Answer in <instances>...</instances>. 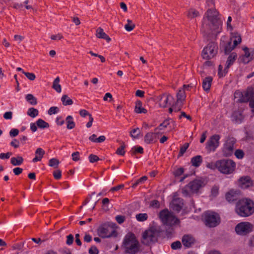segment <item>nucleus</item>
<instances>
[{
    "label": "nucleus",
    "instance_id": "ea45409f",
    "mask_svg": "<svg viewBox=\"0 0 254 254\" xmlns=\"http://www.w3.org/2000/svg\"><path fill=\"white\" fill-rule=\"evenodd\" d=\"M135 27V24L129 19L127 20V23L125 25V28L127 31H132Z\"/></svg>",
    "mask_w": 254,
    "mask_h": 254
},
{
    "label": "nucleus",
    "instance_id": "69168bd1",
    "mask_svg": "<svg viewBox=\"0 0 254 254\" xmlns=\"http://www.w3.org/2000/svg\"><path fill=\"white\" fill-rule=\"evenodd\" d=\"M11 154V152H7L6 153H1L0 154V158L1 159H8Z\"/></svg>",
    "mask_w": 254,
    "mask_h": 254
},
{
    "label": "nucleus",
    "instance_id": "2eb2a0df",
    "mask_svg": "<svg viewBox=\"0 0 254 254\" xmlns=\"http://www.w3.org/2000/svg\"><path fill=\"white\" fill-rule=\"evenodd\" d=\"M186 96L184 89H180L177 94V101L173 103V107L175 109V112L181 110L183 103L186 99Z\"/></svg>",
    "mask_w": 254,
    "mask_h": 254
},
{
    "label": "nucleus",
    "instance_id": "49530a36",
    "mask_svg": "<svg viewBox=\"0 0 254 254\" xmlns=\"http://www.w3.org/2000/svg\"><path fill=\"white\" fill-rule=\"evenodd\" d=\"M59 161L56 158H52L49 160V165L51 167L57 168L59 164Z\"/></svg>",
    "mask_w": 254,
    "mask_h": 254
},
{
    "label": "nucleus",
    "instance_id": "6e6d98bb",
    "mask_svg": "<svg viewBox=\"0 0 254 254\" xmlns=\"http://www.w3.org/2000/svg\"><path fill=\"white\" fill-rule=\"evenodd\" d=\"M53 175L55 179L59 180L62 177V172L60 170H56L54 171Z\"/></svg>",
    "mask_w": 254,
    "mask_h": 254
},
{
    "label": "nucleus",
    "instance_id": "72a5a7b5",
    "mask_svg": "<svg viewBox=\"0 0 254 254\" xmlns=\"http://www.w3.org/2000/svg\"><path fill=\"white\" fill-rule=\"evenodd\" d=\"M60 78L57 77L54 81L52 87L58 93L62 91L61 86L59 84Z\"/></svg>",
    "mask_w": 254,
    "mask_h": 254
},
{
    "label": "nucleus",
    "instance_id": "6ab92c4d",
    "mask_svg": "<svg viewBox=\"0 0 254 254\" xmlns=\"http://www.w3.org/2000/svg\"><path fill=\"white\" fill-rule=\"evenodd\" d=\"M183 205L184 200L182 198L180 197H174L170 203V206L171 208L177 212L181 211Z\"/></svg>",
    "mask_w": 254,
    "mask_h": 254
},
{
    "label": "nucleus",
    "instance_id": "f257e3e1",
    "mask_svg": "<svg viewBox=\"0 0 254 254\" xmlns=\"http://www.w3.org/2000/svg\"><path fill=\"white\" fill-rule=\"evenodd\" d=\"M222 23L214 8L208 9L203 18L201 31L207 41L213 40L221 32Z\"/></svg>",
    "mask_w": 254,
    "mask_h": 254
},
{
    "label": "nucleus",
    "instance_id": "a878e982",
    "mask_svg": "<svg viewBox=\"0 0 254 254\" xmlns=\"http://www.w3.org/2000/svg\"><path fill=\"white\" fill-rule=\"evenodd\" d=\"M45 153V152L42 148H37L35 151V157L33 159L32 161L36 162L41 161Z\"/></svg>",
    "mask_w": 254,
    "mask_h": 254
},
{
    "label": "nucleus",
    "instance_id": "4be33fe9",
    "mask_svg": "<svg viewBox=\"0 0 254 254\" xmlns=\"http://www.w3.org/2000/svg\"><path fill=\"white\" fill-rule=\"evenodd\" d=\"M237 58V54L235 53H232L228 57L226 63L225 68L224 69V71L227 73L228 72V70L230 66H231L236 61Z\"/></svg>",
    "mask_w": 254,
    "mask_h": 254
},
{
    "label": "nucleus",
    "instance_id": "f03ea898",
    "mask_svg": "<svg viewBox=\"0 0 254 254\" xmlns=\"http://www.w3.org/2000/svg\"><path fill=\"white\" fill-rule=\"evenodd\" d=\"M235 211L241 217L249 216L254 213V202L247 198L239 200L236 203Z\"/></svg>",
    "mask_w": 254,
    "mask_h": 254
},
{
    "label": "nucleus",
    "instance_id": "a211bd4d",
    "mask_svg": "<svg viewBox=\"0 0 254 254\" xmlns=\"http://www.w3.org/2000/svg\"><path fill=\"white\" fill-rule=\"evenodd\" d=\"M245 54L240 57V61L244 64H248L254 58V48L250 51L247 47L243 48Z\"/></svg>",
    "mask_w": 254,
    "mask_h": 254
},
{
    "label": "nucleus",
    "instance_id": "13d9d810",
    "mask_svg": "<svg viewBox=\"0 0 254 254\" xmlns=\"http://www.w3.org/2000/svg\"><path fill=\"white\" fill-rule=\"evenodd\" d=\"M139 133V129L138 128H136L132 130L130 132L131 136L134 138H136Z\"/></svg>",
    "mask_w": 254,
    "mask_h": 254
},
{
    "label": "nucleus",
    "instance_id": "4468645a",
    "mask_svg": "<svg viewBox=\"0 0 254 254\" xmlns=\"http://www.w3.org/2000/svg\"><path fill=\"white\" fill-rule=\"evenodd\" d=\"M237 96H241L239 100L240 102L246 103L249 101L250 102L251 100L254 99V92L252 88H248L243 93L239 91H236L234 93V96L236 98Z\"/></svg>",
    "mask_w": 254,
    "mask_h": 254
},
{
    "label": "nucleus",
    "instance_id": "f704fd0d",
    "mask_svg": "<svg viewBox=\"0 0 254 254\" xmlns=\"http://www.w3.org/2000/svg\"><path fill=\"white\" fill-rule=\"evenodd\" d=\"M36 123L37 127L40 128H45L49 127V124L42 119H38Z\"/></svg>",
    "mask_w": 254,
    "mask_h": 254
},
{
    "label": "nucleus",
    "instance_id": "338daca9",
    "mask_svg": "<svg viewBox=\"0 0 254 254\" xmlns=\"http://www.w3.org/2000/svg\"><path fill=\"white\" fill-rule=\"evenodd\" d=\"M124 185L121 184V185H119L116 187H114L112 188L110 190V191H112V192L118 191V190H120L121 189L124 188Z\"/></svg>",
    "mask_w": 254,
    "mask_h": 254
},
{
    "label": "nucleus",
    "instance_id": "bb28decb",
    "mask_svg": "<svg viewBox=\"0 0 254 254\" xmlns=\"http://www.w3.org/2000/svg\"><path fill=\"white\" fill-rule=\"evenodd\" d=\"M96 36L99 38L105 39L108 42L111 41V38L103 31V29L100 27L96 30Z\"/></svg>",
    "mask_w": 254,
    "mask_h": 254
},
{
    "label": "nucleus",
    "instance_id": "a18cd8bd",
    "mask_svg": "<svg viewBox=\"0 0 254 254\" xmlns=\"http://www.w3.org/2000/svg\"><path fill=\"white\" fill-rule=\"evenodd\" d=\"M206 167L212 170L217 169L218 170L219 165L217 164V161L215 162H210L207 163Z\"/></svg>",
    "mask_w": 254,
    "mask_h": 254
},
{
    "label": "nucleus",
    "instance_id": "052dcab7",
    "mask_svg": "<svg viewBox=\"0 0 254 254\" xmlns=\"http://www.w3.org/2000/svg\"><path fill=\"white\" fill-rule=\"evenodd\" d=\"M117 222L120 224H122L125 221V216L123 215H117L116 217Z\"/></svg>",
    "mask_w": 254,
    "mask_h": 254
},
{
    "label": "nucleus",
    "instance_id": "423d86ee",
    "mask_svg": "<svg viewBox=\"0 0 254 254\" xmlns=\"http://www.w3.org/2000/svg\"><path fill=\"white\" fill-rule=\"evenodd\" d=\"M159 235V231L156 228L152 227L143 233L141 242L145 245H149L157 241Z\"/></svg>",
    "mask_w": 254,
    "mask_h": 254
},
{
    "label": "nucleus",
    "instance_id": "20e7f679",
    "mask_svg": "<svg viewBox=\"0 0 254 254\" xmlns=\"http://www.w3.org/2000/svg\"><path fill=\"white\" fill-rule=\"evenodd\" d=\"M219 165L218 171L224 174H231L235 170L236 163L231 159H221L217 160Z\"/></svg>",
    "mask_w": 254,
    "mask_h": 254
},
{
    "label": "nucleus",
    "instance_id": "2f4dec72",
    "mask_svg": "<svg viewBox=\"0 0 254 254\" xmlns=\"http://www.w3.org/2000/svg\"><path fill=\"white\" fill-rule=\"evenodd\" d=\"M65 121L67 124V128L68 129H71L75 127V124L73 121V117L71 116H68L66 119Z\"/></svg>",
    "mask_w": 254,
    "mask_h": 254
},
{
    "label": "nucleus",
    "instance_id": "1a4fd4ad",
    "mask_svg": "<svg viewBox=\"0 0 254 254\" xmlns=\"http://www.w3.org/2000/svg\"><path fill=\"white\" fill-rule=\"evenodd\" d=\"M97 233L103 238L116 237L117 235V231L114 228L106 224L102 225L98 228Z\"/></svg>",
    "mask_w": 254,
    "mask_h": 254
},
{
    "label": "nucleus",
    "instance_id": "39448f33",
    "mask_svg": "<svg viewBox=\"0 0 254 254\" xmlns=\"http://www.w3.org/2000/svg\"><path fill=\"white\" fill-rule=\"evenodd\" d=\"M160 218L166 226L172 227L180 223V220L167 209L163 210L160 212Z\"/></svg>",
    "mask_w": 254,
    "mask_h": 254
},
{
    "label": "nucleus",
    "instance_id": "dca6fc26",
    "mask_svg": "<svg viewBox=\"0 0 254 254\" xmlns=\"http://www.w3.org/2000/svg\"><path fill=\"white\" fill-rule=\"evenodd\" d=\"M159 106L162 108H165L169 105H172L174 99L173 96L167 94H163L157 97Z\"/></svg>",
    "mask_w": 254,
    "mask_h": 254
},
{
    "label": "nucleus",
    "instance_id": "4d7b16f0",
    "mask_svg": "<svg viewBox=\"0 0 254 254\" xmlns=\"http://www.w3.org/2000/svg\"><path fill=\"white\" fill-rule=\"evenodd\" d=\"M19 133V130L16 128H12L9 131V135L12 137H15Z\"/></svg>",
    "mask_w": 254,
    "mask_h": 254
},
{
    "label": "nucleus",
    "instance_id": "ddd939ff",
    "mask_svg": "<svg viewBox=\"0 0 254 254\" xmlns=\"http://www.w3.org/2000/svg\"><path fill=\"white\" fill-rule=\"evenodd\" d=\"M254 226L249 222H242L237 224L235 227V231L240 235H246L253 231Z\"/></svg>",
    "mask_w": 254,
    "mask_h": 254
},
{
    "label": "nucleus",
    "instance_id": "0e129e2a",
    "mask_svg": "<svg viewBox=\"0 0 254 254\" xmlns=\"http://www.w3.org/2000/svg\"><path fill=\"white\" fill-rule=\"evenodd\" d=\"M184 172V170L183 168H178L175 171L174 175L176 177L180 176L183 174Z\"/></svg>",
    "mask_w": 254,
    "mask_h": 254
},
{
    "label": "nucleus",
    "instance_id": "9b49d317",
    "mask_svg": "<svg viewBox=\"0 0 254 254\" xmlns=\"http://www.w3.org/2000/svg\"><path fill=\"white\" fill-rule=\"evenodd\" d=\"M221 136L219 134H215L211 136L207 141L205 149L208 153L215 152L220 145Z\"/></svg>",
    "mask_w": 254,
    "mask_h": 254
},
{
    "label": "nucleus",
    "instance_id": "8fccbe9b",
    "mask_svg": "<svg viewBox=\"0 0 254 254\" xmlns=\"http://www.w3.org/2000/svg\"><path fill=\"white\" fill-rule=\"evenodd\" d=\"M182 247V244L180 241H176L173 242L171 246V247L173 250H177L180 249Z\"/></svg>",
    "mask_w": 254,
    "mask_h": 254
},
{
    "label": "nucleus",
    "instance_id": "7ed1b4c3",
    "mask_svg": "<svg viewBox=\"0 0 254 254\" xmlns=\"http://www.w3.org/2000/svg\"><path fill=\"white\" fill-rule=\"evenodd\" d=\"M123 247L126 254H137L140 251V245L135 235L127 233L123 241Z\"/></svg>",
    "mask_w": 254,
    "mask_h": 254
},
{
    "label": "nucleus",
    "instance_id": "e2e57ef3",
    "mask_svg": "<svg viewBox=\"0 0 254 254\" xmlns=\"http://www.w3.org/2000/svg\"><path fill=\"white\" fill-rule=\"evenodd\" d=\"M11 146L17 148L19 146V141L16 139H14L10 143Z\"/></svg>",
    "mask_w": 254,
    "mask_h": 254
},
{
    "label": "nucleus",
    "instance_id": "603ef678",
    "mask_svg": "<svg viewBox=\"0 0 254 254\" xmlns=\"http://www.w3.org/2000/svg\"><path fill=\"white\" fill-rule=\"evenodd\" d=\"M235 155L238 159H242L244 157V152L240 149H237L235 152Z\"/></svg>",
    "mask_w": 254,
    "mask_h": 254
},
{
    "label": "nucleus",
    "instance_id": "6e6552de",
    "mask_svg": "<svg viewBox=\"0 0 254 254\" xmlns=\"http://www.w3.org/2000/svg\"><path fill=\"white\" fill-rule=\"evenodd\" d=\"M218 46L216 43L213 42H210L202 52V57L205 60H210L213 58L217 54Z\"/></svg>",
    "mask_w": 254,
    "mask_h": 254
},
{
    "label": "nucleus",
    "instance_id": "79ce46f5",
    "mask_svg": "<svg viewBox=\"0 0 254 254\" xmlns=\"http://www.w3.org/2000/svg\"><path fill=\"white\" fill-rule=\"evenodd\" d=\"M130 152L132 155H135L136 153H139L140 154L143 153V149L141 146H134L131 148L130 150Z\"/></svg>",
    "mask_w": 254,
    "mask_h": 254
},
{
    "label": "nucleus",
    "instance_id": "412c9836",
    "mask_svg": "<svg viewBox=\"0 0 254 254\" xmlns=\"http://www.w3.org/2000/svg\"><path fill=\"white\" fill-rule=\"evenodd\" d=\"M239 185L242 189H245L252 186V181L249 176H244L239 180Z\"/></svg>",
    "mask_w": 254,
    "mask_h": 254
},
{
    "label": "nucleus",
    "instance_id": "e433bc0d",
    "mask_svg": "<svg viewBox=\"0 0 254 254\" xmlns=\"http://www.w3.org/2000/svg\"><path fill=\"white\" fill-rule=\"evenodd\" d=\"M25 98L27 101L32 105H35L37 104L36 98L31 94H27Z\"/></svg>",
    "mask_w": 254,
    "mask_h": 254
},
{
    "label": "nucleus",
    "instance_id": "58836bf2",
    "mask_svg": "<svg viewBox=\"0 0 254 254\" xmlns=\"http://www.w3.org/2000/svg\"><path fill=\"white\" fill-rule=\"evenodd\" d=\"M39 111L34 108H30L28 110L27 114L32 118H35L38 115Z\"/></svg>",
    "mask_w": 254,
    "mask_h": 254
},
{
    "label": "nucleus",
    "instance_id": "3c124183",
    "mask_svg": "<svg viewBox=\"0 0 254 254\" xmlns=\"http://www.w3.org/2000/svg\"><path fill=\"white\" fill-rule=\"evenodd\" d=\"M59 109L57 107H52L48 110V114L52 115L53 114H57L59 112Z\"/></svg>",
    "mask_w": 254,
    "mask_h": 254
},
{
    "label": "nucleus",
    "instance_id": "9d476101",
    "mask_svg": "<svg viewBox=\"0 0 254 254\" xmlns=\"http://www.w3.org/2000/svg\"><path fill=\"white\" fill-rule=\"evenodd\" d=\"M236 141V139L233 137H228L226 139L222 148L223 156L229 157L233 154Z\"/></svg>",
    "mask_w": 254,
    "mask_h": 254
},
{
    "label": "nucleus",
    "instance_id": "473e14b6",
    "mask_svg": "<svg viewBox=\"0 0 254 254\" xmlns=\"http://www.w3.org/2000/svg\"><path fill=\"white\" fill-rule=\"evenodd\" d=\"M61 101L64 106L71 105L73 104L72 100L67 95H64L61 98Z\"/></svg>",
    "mask_w": 254,
    "mask_h": 254
},
{
    "label": "nucleus",
    "instance_id": "680f3d73",
    "mask_svg": "<svg viewBox=\"0 0 254 254\" xmlns=\"http://www.w3.org/2000/svg\"><path fill=\"white\" fill-rule=\"evenodd\" d=\"M72 159L74 161H77L79 160L80 157H79V152H73L72 155Z\"/></svg>",
    "mask_w": 254,
    "mask_h": 254
},
{
    "label": "nucleus",
    "instance_id": "37998d69",
    "mask_svg": "<svg viewBox=\"0 0 254 254\" xmlns=\"http://www.w3.org/2000/svg\"><path fill=\"white\" fill-rule=\"evenodd\" d=\"M199 15V13L194 9H190L188 12V16L190 18H194Z\"/></svg>",
    "mask_w": 254,
    "mask_h": 254
},
{
    "label": "nucleus",
    "instance_id": "5fc2aeb1",
    "mask_svg": "<svg viewBox=\"0 0 254 254\" xmlns=\"http://www.w3.org/2000/svg\"><path fill=\"white\" fill-rule=\"evenodd\" d=\"M74 240L73 236L72 234H69L66 236V244L67 245H71L72 244Z\"/></svg>",
    "mask_w": 254,
    "mask_h": 254
},
{
    "label": "nucleus",
    "instance_id": "b1692460",
    "mask_svg": "<svg viewBox=\"0 0 254 254\" xmlns=\"http://www.w3.org/2000/svg\"><path fill=\"white\" fill-rule=\"evenodd\" d=\"M232 121L236 124H240L244 119V116L241 111L234 112L231 116Z\"/></svg>",
    "mask_w": 254,
    "mask_h": 254
},
{
    "label": "nucleus",
    "instance_id": "864d4df0",
    "mask_svg": "<svg viewBox=\"0 0 254 254\" xmlns=\"http://www.w3.org/2000/svg\"><path fill=\"white\" fill-rule=\"evenodd\" d=\"M89 160L90 163H94L100 160L99 158L96 155L90 154L89 156Z\"/></svg>",
    "mask_w": 254,
    "mask_h": 254
},
{
    "label": "nucleus",
    "instance_id": "f3484780",
    "mask_svg": "<svg viewBox=\"0 0 254 254\" xmlns=\"http://www.w3.org/2000/svg\"><path fill=\"white\" fill-rule=\"evenodd\" d=\"M163 132L159 131L147 132L144 136V142L147 144L153 143L156 142L158 139L159 136Z\"/></svg>",
    "mask_w": 254,
    "mask_h": 254
},
{
    "label": "nucleus",
    "instance_id": "aec40b11",
    "mask_svg": "<svg viewBox=\"0 0 254 254\" xmlns=\"http://www.w3.org/2000/svg\"><path fill=\"white\" fill-rule=\"evenodd\" d=\"M240 194V191L239 190L232 189L226 193L225 197L228 202H231L238 200Z\"/></svg>",
    "mask_w": 254,
    "mask_h": 254
},
{
    "label": "nucleus",
    "instance_id": "5701e85b",
    "mask_svg": "<svg viewBox=\"0 0 254 254\" xmlns=\"http://www.w3.org/2000/svg\"><path fill=\"white\" fill-rule=\"evenodd\" d=\"M195 242L194 239L190 235H184L182 238V243L186 248L190 247Z\"/></svg>",
    "mask_w": 254,
    "mask_h": 254
},
{
    "label": "nucleus",
    "instance_id": "09e8293b",
    "mask_svg": "<svg viewBox=\"0 0 254 254\" xmlns=\"http://www.w3.org/2000/svg\"><path fill=\"white\" fill-rule=\"evenodd\" d=\"M189 147V143H185L183 146L181 147L179 156H182L183 155V154L185 153V152L186 151L187 149Z\"/></svg>",
    "mask_w": 254,
    "mask_h": 254
},
{
    "label": "nucleus",
    "instance_id": "bf43d9fd",
    "mask_svg": "<svg viewBox=\"0 0 254 254\" xmlns=\"http://www.w3.org/2000/svg\"><path fill=\"white\" fill-rule=\"evenodd\" d=\"M89 254H98L99 251L97 247L95 246H92L89 250Z\"/></svg>",
    "mask_w": 254,
    "mask_h": 254
},
{
    "label": "nucleus",
    "instance_id": "a19ab883",
    "mask_svg": "<svg viewBox=\"0 0 254 254\" xmlns=\"http://www.w3.org/2000/svg\"><path fill=\"white\" fill-rule=\"evenodd\" d=\"M135 218L138 221L143 222L148 218V215L146 213H139L136 215Z\"/></svg>",
    "mask_w": 254,
    "mask_h": 254
},
{
    "label": "nucleus",
    "instance_id": "cd10ccee",
    "mask_svg": "<svg viewBox=\"0 0 254 254\" xmlns=\"http://www.w3.org/2000/svg\"><path fill=\"white\" fill-rule=\"evenodd\" d=\"M231 42L233 43L234 47H236L241 42L242 39L240 34L237 33H234L232 34Z\"/></svg>",
    "mask_w": 254,
    "mask_h": 254
},
{
    "label": "nucleus",
    "instance_id": "0eeeda50",
    "mask_svg": "<svg viewBox=\"0 0 254 254\" xmlns=\"http://www.w3.org/2000/svg\"><path fill=\"white\" fill-rule=\"evenodd\" d=\"M205 224L209 227H214L220 223V218L218 214L213 211H208L203 215Z\"/></svg>",
    "mask_w": 254,
    "mask_h": 254
},
{
    "label": "nucleus",
    "instance_id": "774afa93",
    "mask_svg": "<svg viewBox=\"0 0 254 254\" xmlns=\"http://www.w3.org/2000/svg\"><path fill=\"white\" fill-rule=\"evenodd\" d=\"M3 118L6 120H11L12 118V112H6L3 114Z\"/></svg>",
    "mask_w": 254,
    "mask_h": 254
},
{
    "label": "nucleus",
    "instance_id": "7c9ffc66",
    "mask_svg": "<svg viewBox=\"0 0 254 254\" xmlns=\"http://www.w3.org/2000/svg\"><path fill=\"white\" fill-rule=\"evenodd\" d=\"M23 162V158L20 156L16 157H12L10 159V163L13 166H19Z\"/></svg>",
    "mask_w": 254,
    "mask_h": 254
},
{
    "label": "nucleus",
    "instance_id": "c756f323",
    "mask_svg": "<svg viewBox=\"0 0 254 254\" xmlns=\"http://www.w3.org/2000/svg\"><path fill=\"white\" fill-rule=\"evenodd\" d=\"M202 162V158L200 155H197L192 157L191 159L192 165L195 167H199Z\"/></svg>",
    "mask_w": 254,
    "mask_h": 254
},
{
    "label": "nucleus",
    "instance_id": "c03bdc74",
    "mask_svg": "<svg viewBox=\"0 0 254 254\" xmlns=\"http://www.w3.org/2000/svg\"><path fill=\"white\" fill-rule=\"evenodd\" d=\"M125 147L126 146L125 143L123 142L122 143L121 146L117 149L116 151V153L118 155L124 156L125 154Z\"/></svg>",
    "mask_w": 254,
    "mask_h": 254
},
{
    "label": "nucleus",
    "instance_id": "c85d7f7f",
    "mask_svg": "<svg viewBox=\"0 0 254 254\" xmlns=\"http://www.w3.org/2000/svg\"><path fill=\"white\" fill-rule=\"evenodd\" d=\"M142 103L140 101L137 100L136 101L134 111L136 113H146L147 112V110L142 107Z\"/></svg>",
    "mask_w": 254,
    "mask_h": 254
},
{
    "label": "nucleus",
    "instance_id": "393cba45",
    "mask_svg": "<svg viewBox=\"0 0 254 254\" xmlns=\"http://www.w3.org/2000/svg\"><path fill=\"white\" fill-rule=\"evenodd\" d=\"M212 81V77L211 76H208L204 78L202 81V87L204 91H208L211 87V83Z\"/></svg>",
    "mask_w": 254,
    "mask_h": 254
},
{
    "label": "nucleus",
    "instance_id": "c9c22d12",
    "mask_svg": "<svg viewBox=\"0 0 254 254\" xmlns=\"http://www.w3.org/2000/svg\"><path fill=\"white\" fill-rule=\"evenodd\" d=\"M170 125V120H166L162 123H161L158 127L155 128V131H160L166 128Z\"/></svg>",
    "mask_w": 254,
    "mask_h": 254
},
{
    "label": "nucleus",
    "instance_id": "f8f14e48",
    "mask_svg": "<svg viewBox=\"0 0 254 254\" xmlns=\"http://www.w3.org/2000/svg\"><path fill=\"white\" fill-rule=\"evenodd\" d=\"M203 182L199 180H195L190 182L183 190L182 193L184 196L189 195V190L191 192H197L202 187Z\"/></svg>",
    "mask_w": 254,
    "mask_h": 254
},
{
    "label": "nucleus",
    "instance_id": "de8ad7c7",
    "mask_svg": "<svg viewBox=\"0 0 254 254\" xmlns=\"http://www.w3.org/2000/svg\"><path fill=\"white\" fill-rule=\"evenodd\" d=\"M22 73L26 76V77L30 80L33 81L35 78V75L33 73L22 71Z\"/></svg>",
    "mask_w": 254,
    "mask_h": 254
},
{
    "label": "nucleus",
    "instance_id": "4c0bfd02",
    "mask_svg": "<svg viewBox=\"0 0 254 254\" xmlns=\"http://www.w3.org/2000/svg\"><path fill=\"white\" fill-rule=\"evenodd\" d=\"M233 45H232V42L230 41L224 47V53L226 55H228L233 50L235 49Z\"/></svg>",
    "mask_w": 254,
    "mask_h": 254
}]
</instances>
